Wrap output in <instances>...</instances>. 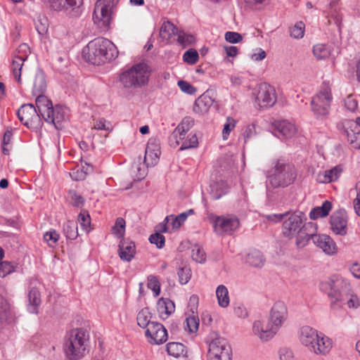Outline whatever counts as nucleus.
I'll return each mask as SVG.
<instances>
[{"label":"nucleus","mask_w":360,"mask_h":360,"mask_svg":"<svg viewBox=\"0 0 360 360\" xmlns=\"http://www.w3.org/2000/svg\"><path fill=\"white\" fill-rule=\"evenodd\" d=\"M283 220L282 233L289 239L295 238V245L298 249L305 248L311 240V238L317 232L315 223L309 221L305 214L301 211L289 213Z\"/></svg>","instance_id":"1"},{"label":"nucleus","mask_w":360,"mask_h":360,"mask_svg":"<svg viewBox=\"0 0 360 360\" xmlns=\"http://www.w3.org/2000/svg\"><path fill=\"white\" fill-rule=\"evenodd\" d=\"M117 56L118 51L115 45L111 41L103 37L91 40L82 49L84 59L96 65L110 61Z\"/></svg>","instance_id":"2"},{"label":"nucleus","mask_w":360,"mask_h":360,"mask_svg":"<svg viewBox=\"0 0 360 360\" xmlns=\"http://www.w3.org/2000/svg\"><path fill=\"white\" fill-rule=\"evenodd\" d=\"M298 338L302 345L317 355H326L332 348V341L329 338L308 326L299 330Z\"/></svg>","instance_id":"3"},{"label":"nucleus","mask_w":360,"mask_h":360,"mask_svg":"<svg viewBox=\"0 0 360 360\" xmlns=\"http://www.w3.org/2000/svg\"><path fill=\"white\" fill-rule=\"evenodd\" d=\"M89 341L88 331L82 328L70 330L66 335L63 349L70 360L82 358L86 352Z\"/></svg>","instance_id":"4"},{"label":"nucleus","mask_w":360,"mask_h":360,"mask_svg":"<svg viewBox=\"0 0 360 360\" xmlns=\"http://www.w3.org/2000/svg\"><path fill=\"white\" fill-rule=\"evenodd\" d=\"M150 76L149 66L145 63H139L122 71L119 82L124 89L135 90L147 86Z\"/></svg>","instance_id":"5"},{"label":"nucleus","mask_w":360,"mask_h":360,"mask_svg":"<svg viewBox=\"0 0 360 360\" xmlns=\"http://www.w3.org/2000/svg\"><path fill=\"white\" fill-rule=\"evenodd\" d=\"M296 176L294 167L281 159L274 160L271 168L266 172L267 182L273 188L290 185Z\"/></svg>","instance_id":"6"},{"label":"nucleus","mask_w":360,"mask_h":360,"mask_svg":"<svg viewBox=\"0 0 360 360\" xmlns=\"http://www.w3.org/2000/svg\"><path fill=\"white\" fill-rule=\"evenodd\" d=\"M208 360H231L232 349L228 341L217 333H210L206 341Z\"/></svg>","instance_id":"7"},{"label":"nucleus","mask_w":360,"mask_h":360,"mask_svg":"<svg viewBox=\"0 0 360 360\" xmlns=\"http://www.w3.org/2000/svg\"><path fill=\"white\" fill-rule=\"evenodd\" d=\"M332 99L330 87L328 84L323 83L319 93L313 96L311 101V110L317 118L326 117Z\"/></svg>","instance_id":"8"},{"label":"nucleus","mask_w":360,"mask_h":360,"mask_svg":"<svg viewBox=\"0 0 360 360\" xmlns=\"http://www.w3.org/2000/svg\"><path fill=\"white\" fill-rule=\"evenodd\" d=\"M347 285H349V283L342 278L332 276L321 281L319 288L321 292L328 295L332 308L336 302H342L340 293L343 288H346Z\"/></svg>","instance_id":"9"},{"label":"nucleus","mask_w":360,"mask_h":360,"mask_svg":"<svg viewBox=\"0 0 360 360\" xmlns=\"http://www.w3.org/2000/svg\"><path fill=\"white\" fill-rule=\"evenodd\" d=\"M210 220L213 224L214 231L217 234L231 235L240 226L239 219L233 214L217 216L211 214Z\"/></svg>","instance_id":"10"},{"label":"nucleus","mask_w":360,"mask_h":360,"mask_svg":"<svg viewBox=\"0 0 360 360\" xmlns=\"http://www.w3.org/2000/svg\"><path fill=\"white\" fill-rule=\"evenodd\" d=\"M115 0H97L95 4L93 13L94 23L101 28H108L110 20L112 8Z\"/></svg>","instance_id":"11"},{"label":"nucleus","mask_w":360,"mask_h":360,"mask_svg":"<svg viewBox=\"0 0 360 360\" xmlns=\"http://www.w3.org/2000/svg\"><path fill=\"white\" fill-rule=\"evenodd\" d=\"M277 101L274 86L267 83H261L255 96V105L259 108H268L274 105Z\"/></svg>","instance_id":"12"},{"label":"nucleus","mask_w":360,"mask_h":360,"mask_svg":"<svg viewBox=\"0 0 360 360\" xmlns=\"http://www.w3.org/2000/svg\"><path fill=\"white\" fill-rule=\"evenodd\" d=\"M17 115L20 122L27 127H34L40 123V115L34 105H22L18 110Z\"/></svg>","instance_id":"13"},{"label":"nucleus","mask_w":360,"mask_h":360,"mask_svg":"<svg viewBox=\"0 0 360 360\" xmlns=\"http://www.w3.org/2000/svg\"><path fill=\"white\" fill-rule=\"evenodd\" d=\"M288 319V309L284 302L278 301L274 304L270 313L269 321L278 332Z\"/></svg>","instance_id":"14"},{"label":"nucleus","mask_w":360,"mask_h":360,"mask_svg":"<svg viewBox=\"0 0 360 360\" xmlns=\"http://www.w3.org/2000/svg\"><path fill=\"white\" fill-rule=\"evenodd\" d=\"M146 337L151 345H161L167 340V331L164 326L158 322H153L146 330Z\"/></svg>","instance_id":"15"},{"label":"nucleus","mask_w":360,"mask_h":360,"mask_svg":"<svg viewBox=\"0 0 360 360\" xmlns=\"http://www.w3.org/2000/svg\"><path fill=\"white\" fill-rule=\"evenodd\" d=\"M348 217L345 210H339L334 212L330 217V224L332 231L341 236L347 233Z\"/></svg>","instance_id":"16"},{"label":"nucleus","mask_w":360,"mask_h":360,"mask_svg":"<svg viewBox=\"0 0 360 360\" xmlns=\"http://www.w3.org/2000/svg\"><path fill=\"white\" fill-rule=\"evenodd\" d=\"M252 333L260 340L266 342L273 338L278 332L269 320H256L252 323Z\"/></svg>","instance_id":"17"},{"label":"nucleus","mask_w":360,"mask_h":360,"mask_svg":"<svg viewBox=\"0 0 360 360\" xmlns=\"http://www.w3.org/2000/svg\"><path fill=\"white\" fill-rule=\"evenodd\" d=\"M317 232L314 233V235L311 238L314 244L327 255H334L338 252V246L333 239L326 234H317Z\"/></svg>","instance_id":"18"},{"label":"nucleus","mask_w":360,"mask_h":360,"mask_svg":"<svg viewBox=\"0 0 360 360\" xmlns=\"http://www.w3.org/2000/svg\"><path fill=\"white\" fill-rule=\"evenodd\" d=\"M18 51V53H20V55H15L12 62L11 70L13 77L18 81V82L20 84L21 70L24 65V62L28 57L30 49L26 44H22L19 46Z\"/></svg>","instance_id":"19"},{"label":"nucleus","mask_w":360,"mask_h":360,"mask_svg":"<svg viewBox=\"0 0 360 360\" xmlns=\"http://www.w3.org/2000/svg\"><path fill=\"white\" fill-rule=\"evenodd\" d=\"M43 119L53 124L56 129H60L62 123L68 119V109L59 105L52 106Z\"/></svg>","instance_id":"20"},{"label":"nucleus","mask_w":360,"mask_h":360,"mask_svg":"<svg viewBox=\"0 0 360 360\" xmlns=\"http://www.w3.org/2000/svg\"><path fill=\"white\" fill-rule=\"evenodd\" d=\"M160 154V144L157 139H149L145 152L144 163L147 167L157 164Z\"/></svg>","instance_id":"21"},{"label":"nucleus","mask_w":360,"mask_h":360,"mask_svg":"<svg viewBox=\"0 0 360 360\" xmlns=\"http://www.w3.org/2000/svg\"><path fill=\"white\" fill-rule=\"evenodd\" d=\"M340 297L342 302H336L332 307L333 309H340L344 305H347L349 308L356 309L360 305L358 297L349 289V285L342 290Z\"/></svg>","instance_id":"22"},{"label":"nucleus","mask_w":360,"mask_h":360,"mask_svg":"<svg viewBox=\"0 0 360 360\" xmlns=\"http://www.w3.org/2000/svg\"><path fill=\"white\" fill-rule=\"evenodd\" d=\"M275 135L279 138L290 139L297 132L296 126L287 120L278 121L274 123Z\"/></svg>","instance_id":"23"},{"label":"nucleus","mask_w":360,"mask_h":360,"mask_svg":"<svg viewBox=\"0 0 360 360\" xmlns=\"http://www.w3.org/2000/svg\"><path fill=\"white\" fill-rule=\"evenodd\" d=\"M118 247V254L122 261L130 262L134 257L136 246L133 241L122 238Z\"/></svg>","instance_id":"24"},{"label":"nucleus","mask_w":360,"mask_h":360,"mask_svg":"<svg viewBox=\"0 0 360 360\" xmlns=\"http://www.w3.org/2000/svg\"><path fill=\"white\" fill-rule=\"evenodd\" d=\"M178 29L169 21H165L160 29V37L166 43H172L178 34Z\"/></svg>","instance_id":"25"},{"label":"nucleus","mask_w":360,"mask_h":360,"mask_svg":"<svg viewBox=\"0 0 360 360\" xmlns=\"http://www.w3.org/2000/svg\"><path fill=\"white\" fill-rule=\"evenodd\" d=\"M342 172L340 167L336 166L330 169L319 172L316 175V181L321 184H328L338 180Z\"/></svg>","instance_id":"26"},{"label":"nucleus","mask_w":360,"mask_h":360,"mask_svg":"<svg viewBox=\"0 0 360 360\" xmlns=\"http://www.w3.org/2000/svg\"><path fill=\"white\" fill-rule=\"evenodd\" d=\"M212 104L213 101L211 97L203 94L195 100L193 108V112L198 115H204L208 112Z\"/></svg>","instance_id":"27"},{"label":"nucleus","mask_w":360,"mask_h":360,"mask_svg":"<svg viewBox=\"0 0 360 360\" xmlns=\"http://www.w3.org/2000/svg\"><path fill=\"white\" fill-rule=\"evenodd\" d=\"M157 309L161 319H167L175 310L174 303L169 299L160 298L157 303Z\"/></svg>","instance_id":"28"},{"label":"nucleus","mask_w":360,"mask_h":360,"mask_svg":"<svg viewBox=\"0 0 360 360\" xmlns=\"http://www.w3.org/2000/svg\"><path fill=\"white\" fill-rule=\"evenodd\" d=\"M194 123L193 120L191 117H184L181 122L175 128L173 134L176 139L184 140L186 134L193 127Z\"/></svg>","instance_id":"29"},{"label":"nucleus","mask_w":360,"mask_h":360,"mask_svg":"<svg viewBox=\"0 0 360 360\" xmlns=\"http://www.w3.org/2000/svg\"><path fill=\"white\" fill-rule=\"evenodd\" d=\"M36 96L35 104L38 113L44 118L53 106L52 102L44 94L34 95Z\"/></svg>","instance_id":"30"},{"label":"nucleus","mask_w":360,"mask_h":360,"mask_svg":"<svg viewBox=\"0 0 360 360\" xmlns=\"http://www.w3.org/2000/svg\"><path fill=\"white\" fill-rule=\"evenodd\" d=\"M351 129L346 130L347 141L350 145L355 149H360V127L357 124H352V122H348Z\"/></svg>","instance_id":"31"},{"label":"nucleus","mask_w":360,"mask_h":360,"mask_svg":"<svg viewBox=\"0 0 360 360\" xmlns=\"http://www.w3.org/2000/svg\"><path fill=\"white\" fill-rule=\"evenodd\" d=\"M28 305L27 310L32 314L38 313V307L41 304V297L39 291L32 288L28 293Z\"/></svg>","instance_id":"32"},{"label":"nucleus","mask_w":360,"mask_h":360,"mask_svg":"<svg viewBox=\"0 0 360 360\" xmlns=\"http://www.w3.org/2000/svg\"><path fill=\"white\" fill-rule=\"evenodd\" d=\"M46 89V82L45 79V75L41 70H37L35 73L32 95H37L39 94H44Z\"/></svg>","instance_id":"33"},{"label":"nucleus","mask_w":360,"mask_h":360,"mask_svg":"<svg viewBox=\"0 0 360 360\" xmlns=\"http://www.w3.org/2000/svg\"><path fill=\"white\" fill-rule=\"evenodd\" d=\"M194 213V210L193 209L188 210L186 212H182L178 216L174 215H169L167 216L165 219V221L167 222H169L172 221V226L173 229H179L182 224L186 220L189 215H191Z\"/></svg>","instance_id":"34"},{"label":"nucleus","mask_w":360,"mask_h":360,"mask_svg":"<svg viewBox=\"0 0 360 360\" xmlns=\"http://www.w3.org/2000/svg\"><path fill=\"white\" fill-rule=\"evenodd\" d=\"M331 209V202L330 201L326 200L323 202L321 206L316 207L311 210L309 213V217L311 219H316L319 217H326Z\"/></svg>","instance_id":"35"},{"label":"nucleus","mask_w":360,"mask_h":360,"mask_svg":"<svg viewBox=\"0 0 360 360\" xmlns=\"http://www.w3.org/2000/svg\"><path fill=\"white\" fill-rule=\"evenodd\" d=\"M216 296L219 305L222 308H226L230 303L229 290L224 285H219L216 289Z\"/></svg>","instance_id":"36"},{"label":"nucleus","mask_w":360,"mask_h":360,"mask_svg":"<svg viewBox=\"0 0 360 360\" xmlns=\"http://www.w3.org/2000/svg\"><path fill=\"white\" fill-rule=\"evenodd\" d=\"M228 191V185L226 182L221 181L211 185V196L214 200L219 199Z\"/></svg>","instance_id":"37"},{"label":"nucleus","mask_w":360,"mask_h":360,"mask_svg":"<svg viewBox=\"0 0 360 360\" xmlns=\"http://www.w3.org/2000/svg\"><path fill=\"white\" fill-rule=\"evenodd\" d=\"M152 318L149 309L146 307L142 309L137 314L136 320L138 325L143 328H148L153 321H150Z\"/></svg>","instance_id":"38"},{"label":"nucleus","mask_w":360,"mask_h":360,"mask_svg":"<svg viewBox=\"0 0 360 360\" xmlns=\"http://www.w3.org/2000/svg\"><path fill=\"white\" fill-rule=\"evenodd\" d=\"M167 352L169 355L172 356L175 358H178L181 356H184L186 354L185 346L180 342H169L167 345Z\"/></svg>","instance_id":"39"},{"label":"nucleus","mask_w":360,"mask_h":360,"mask_svg":"<svg viewBox=\"0 0 360 360\" xmlns=\"http://www.w3.org/2000/svg\"><path fill=\"white\" fill-rule=\"evenodd\" d=\"M63 231L67 239L75 240L78 236L77 224L74 221H66L63 226Z\"/></svg>","instance_id":"40"},{"label":"nucleus","mask_w":360,"mask_h":360,"mask_svg":"<svg viewBox=\"0 0 360 360\" xmlns=\"http://www.w3.org/2000/svg\"><path fill=\"white\" fill-rule=\"evenodd\" d=\"M331 49L323 44H316L313 47V53L318 60H324L330 55Z\"/></svg>","instance_id":"41"},{"label":"nucleus","mask_w":360,"mask_h":360,"mask_svg":"<svg viewBox=\"0 0 360 360\" xmlns=\"http://www.w3.org/2000/svg\"><path fill=\"white\" fill-rule=\"evenodd\" d=\"M247 262L251 266L261 267L264 265V259L259 251L254 250L248 254Z\"/></svg>","instance_id":"42"},{"label":"nucleus","mask_w":360,"mask_h":360,"mask_svg":"<svg viewBox=\"0 0 360 360\" xmlns=\"http://www.w3.org/2000/svg\"><path fill=\"white\" fill-rule=\"evenodd\" d=\"M125 220L122 217H118L115 225L112 228V233L118 238H124L125 233Z\"/></svg>","instance_id":"43"},{"label":"nucleus","mask_w":360,"mask_h":360,"mask_svg":"<svg viewBox=\"0 0 360 360\" xmlns=\"http://www.w3.org/2000/svg\"><path fill=\"white\" fill-rule=\"evenodd\" d=\"M60 238L59 233L54 229H51L44 234V240L51 248L56 245Z\"/></svg>","instance_id":"44"},{"label":"nucleus","mask_w":360,"mask_h":360,"mask_svg":"<svg viewBox=\"0 0 360 360\" xmlns=\"http://www.w3.org/2000/svg\"><path fill=\"white\" fill-rule=\"evenodd\" d=\"M192 259L198 263H204L206 260L205 251L199 245H194L191 250Z\"/></svg>","instance_id":"45"},{"label":"nucleus","mask_w":360,"mask_h":360,"mask_svg":"<svg viewBox=\"0 0 360 360\" xmlns=\"http://www.w3.org/2000/svg\"><path fill=\"white\" fill-rule=\"evenodd\" d=\"M198 141L195 134H189L180 147V150L196 148Z\"/></svg>","instance_id":"46"},{"label":"nucleus","mask_w":360,"mask_h":360,"mask_svg":"<svg viewBox=\"0 0 360 360\" xmlns=\"http://www.w3.org/2000/svg\"><path fill=\"white\" fill-rule=\"evenodd\" d=\"M177 41L180 45L186 47L191 45L195 41V37L192 34H186L185 32L180 31L178 32Z\"/></svg>","instance_id":"47"},{"label":"nucleus","mask_w":360,"mask_h":360,"mask_svg":"<svg viewBox=\"0 0 360 360\" xmlns=\"http://www.w3.org/2000/svg\"><path fill=\"white\" fill-rule=\"evenodd\" d=\"M304 24L302 21L297 22L292 27L290 28V36L295 39H301L304 36Z\"/></svg>","instance_id":"48"},{"label":"nucleus","mask_w":360,"mask_h":360,"mask_svg":"<svg viewBox=\"0 0 360 360\" xmlns=\"http://www.w3.org/2000/svg\"><path fill=\"white\" fill-rule=\"evenodd\" d=\"M177 275L179 277V283L181 285H185L190 281L191 278V271L190 268L184 266L178 269Z\"/></svg>","instance_id":"49"},{"label":"nucleus","mask_w":360,"mask_h":360,"mask_svg":"<svg viewBox=\"0 0 360 360\" xmlns=\"http://www.w3.org/2000/svg\"><path fill=\"white\" fill-rule=\"evenodd\" d=\"M199 59V55L196 50L190 49L186 51L183 56V60L184 62L190 65H193L198 62Z\"/></svg>","instance_id":"50"},{"label":"nucleus","mask_w":360,"mask_h":360,"mask_svg":"<svg viewBox=\"0 0 360 360\" xmlns=\"http://www.w3.org/2000/svg\"><path fill=\"white\" fill-rule=\"evenodd\" d=\"M148 288L153 290L155 297H158L160 293V283L155 276L148 277Z\"/></svg>","instance_id":"51"},{"label":"nucleus","mask_w":360,"mask_h":360,"mask_svg":"<svg viewBox=\"0 0 360 360\" xmlns=\"http://www.w3.org/2000/svg\"><path fill=\"white\" fill-rule=\"evenodd\" d=\"M185 330L189 333H195L198 330L199 321L195 316H188L185 320Z\"/></svg>","instance_id":"52"},{"label":"nucleus","mask_w":360,"mask_h":360,"mask_svg":"<svg viewBox=\"0 0 360 360\" xmlns=\"http://www.w3.org/2000/svg\"><path fill=\"white\" fill-rule=\"evenodd\" d=\"M236 120L231 117H228L222 130L223 139L226 140L231 131L235 128Z\"/></svg>","instance_id":"53"},{"label":"nucleus","mask_w":360,"mask_h":360,"mask_svg":"<svg viewBox=\"0 0 360 360\" xmlns=\"http://www.w3.org/2000/svg\"><path fill=\"white\" fill-rule=\"evenodd\" d=\"M92 171V167L89 165H86V170H84L83 169H77L73 171L71 174V176L72 179L75 181H81L84 180L86 175Z\"/></svg>","instance_id":"54"},{"label":"nucleus","mask_w":360,"mask_h":360,"mask_svg":"<svg viewBox=\"0 0 360 360\" xmlns=\"http://www.w3.org/2000/svg\"><path fill=\"white\" fill-rule=\"evenodd\" d=\"M78 221L82 228L86 231H89L91 219L89 213L85 210H82L78 216Z\"/></svg>","instance_id":"55"},{"label":"nucleus","mask_w":360,"mask_h":360,"mask_svg":"<svg viewBox=\"0 0 360 360\" xmlns=\"http://www.w3.org/2000/svg\"><path fill=\"white\" fill-rule=\"evenodd\" d=\"M15 266L10 262L4 261L0 262V277L4 278L14 271Z\"/></svg>","instance_id":"56"},{"label":"nucleus","mask_w":360,"mask_h":360,"mask_svg":"<svg viewBox=\"0 0 360 360\" xmlns=\"http://www.w3.org/2000/svg\"><path fill=\"white\" fill-rule=\"evenodd\" d=\"M48 3L50 8L54 11L60 12L67 10V0H49Z\"/></svg>","instance_id":"57"},{"label":"nucleus","mask_w":360,"mask_h":360,"mask_svg":"<svg viewBox=\"0 0 360 360\" xmlns=\"http://www.w3.org/2000/svg\"><path fill=\"white\" fill-rule=\"evenodd\" d=\"M149 241L160 249L165 245V238L162 234L155 233L150 236Z\"/></svg>","instance_id":"58"},{"label":"nucleus","mask_w":360,"mask_h":360,"mask_svg":"<svg viewBox=\"0 0 360 360\" xmlns=\"http://www.w3.org/2000/svg\"><path fill=\"white\" fill-rule=\"evenodd\" d=\"M225 39L231 44H237L243 40L242 35L236 32H226L224 35Z\"/></svg>","instance_id":"59"},{"label":"nucleus","mask_w":360,"mask_h":360,"mask_svg":"<svg viewBox=\"0 0 360 360\" xmlns=\"http://www.w3.org/2000/svg\"><path fill=\"white\" fill-rule=\"evenodd\" d=\"M69 198H70L71 203L75 207H81L84 204V198L75 191H70Z\"/></svg>","instance_id":"60"},{"label":"nucleus","mask_w":360,"mask_h":360,"mask_svg":"<svg viewBox=\"0 0 360 360\" xmlns=\"http://www.w3.org/2000/svg\"><path fill=\"white\" fill-rule=\"evenodd\" d=\"M178 86L183 92L188 94H193L196 91L194 86H193L188 82L184 80L179 81Z\"/></svg>","instance_id":"61"},{"label":"nucleus","mask_w":360,"mask_h":360,"mask_svg":"<svg viewBox=\"0 0 360 360\" xmlns=\"http://www.w3.org/2000/svg\"><path fill=\"white\" fill-rule=\"evenodd\" d=\"M279 356L281 360H296L293 352L286 347L280 349Z\"/></svg>","instance_id":"62"},{"label":"nucleus","mask_w":360,"mask_h":360,"mask_svg":"<svg viewBox=\"0 0 360 360\" xmlns=\"http://www.w3.org/2000/svg\"><path fill=\"white\" fill-rule=\"evenodd\" d=\"M289 212H285L283 214H271L266 215L264 217L266 219L270 222L273 223H277L278 221H283L285 219V217H287L288 216Z\"/></svg>","instance_id":"63"},{"label":"nucleus","mask_w":360,"mask_h":360,"mask_svg":"<svg viewBox=\"0 0 360 360\" xmlns=\"http://www.w3.org/2000/svg\"><path fill=\"white\" fill-rule=\"evenodd\" d=\"M256 135V126L255 124H249L246 127L245 131L243 133V137L245 139V142L247 141L248 139L253 137Z\"/></svg>","instance_id":"64"}]
</instances>
